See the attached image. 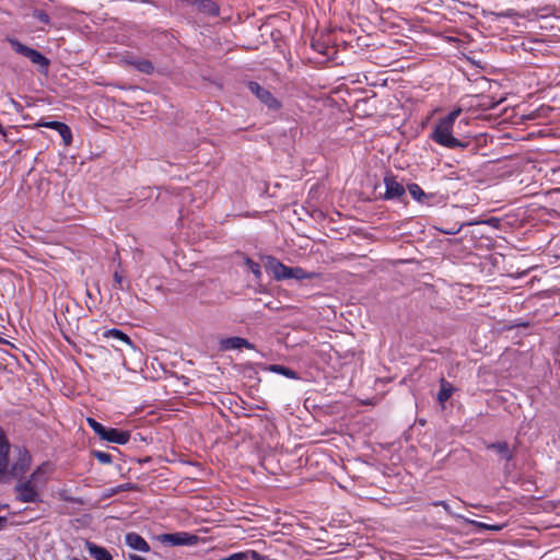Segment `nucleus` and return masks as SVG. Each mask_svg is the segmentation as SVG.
<instances>
[{
    "label": "nucleus",
    "mask_w": 560,
    "mask_h": 560,
    "mask_svg": "<svg viewBox=\"0 0 560 560\" xmlns=\"http://www.w3.org/2000/svg\"><path fill=\"white\" fill-rule=\"evenodd\" d=\"M55 470L50 462H44L27 477L16 478L15 499L22 503L42 502L40 490L46 486Z\"/></svg>",
    "instance_id": "f257e3e1"
},
{
    "label": "nucleus",
    "mask_w": 560,
    "mask_h": 560,
    "mask_svg": "<svg viewBox=\"0 0 560 560\" xmlns=\"http://www.w3.org/2000/svg\"><path fill=\"white\" fill-rule=\"evenodd\" d=\"M11 445L3 432L0 430V482L9 478H22L28 470L32 456L25 446L16 445L13 448L14 462L9 466Z\"/></svg>",
    "instance_id": "f03ea898"
},
{
    "label": "nucleus",
    "mask_w": 560,
    "mask_h": 560,
    "mask_svg": "<svg viewBox=\"0 0 560 560\" xmlns=\"http://www.w3.org/2000/svg\"><path fill=\"white\" fill-rule=\"evenodd\" d=\"M462 109L456 108L436 122L431 132V139L435 143L448 149L466 148L468 145L467 141L458 139L454 135V125Z\"/></svg>",
    "instance_id": "7ed1b4c3"
},
{
    "label": "nucleus",
    "mask_w": 560,
    "mask_h": 560,
    "mask_svg": "<svg viewBox=\"0 0 560 560\" xmlns=\"http://www.w3.org/2000/svg\"><path fill=\"white\" fill-rule=\"evenodd\" d=\"M8 42L16 54L24 56L33 65L37 66L39 72H48L50 60L47 57H45L40 51L22 44L16 38H8Z\"/></svg>",
    "instance_id": "20e7f679"
},
{
    "label": "nucleus",
    "mask_w": 560,
    "mask_h": 560,
    "mask_svg": "<svg viewBox=\"0 0 560 560\" xmlns=\"http://www.w3.org/2000/svg\"><path fill=\"white\" fill-rule=\"evenodd\" d=\"M158 540L168 546H192L198 542V537L186 532L161 534Z\"/></svg>",
    "instance_id": "39448f33"
},
{
    "label": "nucleus",
    "mask_w": 560,
    "mask_h": 560,
    "mask_svg": "<svg viewBox=\"0 0 560 560\" xmlns=\"http://www.w3.org/2000/svg\"><path fill=\"white\" fill-rule=\"evenodd\" d=\"M266 270L272 275L277 281L290 279V268L282 264L278 258L273 256L265 257Z\"/></svg>",
    "instance_id": "423d86ee"
},
{
    "label": "nucleus",
    "mask_w": 560,
    "mask_h": 560,
    "mask_svg": "<svg viewBox=\"0 0 560 560\" xmlns=\"http://www.w3.org/2000/svg\"><path fill=\"white\" fill-rule=\"evenodd\" d=\"M248 89L261 103H264L269 108L277 109L280 107V103L271 94V92L260 86L257 82H248Z\"/></svg>",
    "instance_id": "0eeeda50"
},
{
    "label": "nucleus",
    "mask_w": 560,
    "mask_h": 560,
    "mask_svg": "<svg viewBox=\"0 0 560 560\" xmlns=\"http://www.w3.org/2000/svg\"><path fill=\"white\" fill-rule=\"evenodd\" d=\"M385 192L383 199L385 200H401L405 197L406 189L394 176L384 177Z\"/></svg>",
    "instance_id": "6e6552de"
},
{
    "label": "nucleus",
    "mask_w": 560,
    "mask_h": 560,
    "mask_svg": "<svg viewBox=\"0 0 560 560\" xmlns=\"http://www.w3.org/2000/svg\"><path fill=\"white\" fill-rule=\"evenodd\" d=\"M38 127L49 128L51 130H56L60 137L62 138L65 145H70L72 143V131L68 125L60 121H47L45 119H40L37 122Z\"/></svg>",
    "instance_id": "1a4fd4ad"
},
{
    "label": "nucleus",
    "mask_w": 560,
    "mask_h": 560,
    "mask_svg": "<svg viewBox=\"0 0 560 560\" xmlns=\"http://www.w3.org/2000/svg\"><path fill=\"white\" fill-rule=\"evenodd\" d=\"M100 439L109 443L125 445L130 440V433L128 431L105 427Z\"/></svg>",
    "instance_id": "9d476101"
},
{
    "label": "nucleus",
    "mask_w": 560,
    "mask_h": 560,
    "mask_svg": "<svg viewBox=\"0 0 560 560\" xmlns=\"http://www.w3.org/2000/svg\"><path fill=\"white\" fill-rule=\"evenodd\" d=\"M220 347L224 351L229 350H235V349H254V345L250 343L247 339L242 337H229L225 339H222L220 341Z\"/></svg>",
    "instance_id": "9b49d317"
},
{
    "label": "nucleus",
    "mask_w": 560,
    "mask_h": 560,
    "mask_svg": "<svg viewBox=\"0 0 560 560\" xmlns=\"http://www.w3.org/2000/svg\"><path fill=\"white\" fill-rule=\"evenodd\" d=\"M125 542L127 546H129L131 549L139 550L142 552L150 551L149 544L137 533H128L125 536Z\"/></svg>",
    "instance_id": "f8f14e48"
},
{
    "label": "nucleus",
    "mask_w": 560,
    "mask_h": 560,
    "mask_svg": "<svg viewBox=\"0 0 560 560\" xmlns=\"http://www.w3.org/2000/svg\"><path fill=\"white\" fill-rule=\"evenodd\" d=\"M488 450L494 451L501 459L510 462L514 457V448H511L506 442H495L487 445Z\"/></svg>",
    "instance_id": "ddd939ff"
},
{
    "label": "nucleus",
    "mask_w": 560,
    "mask_h": 560,
    "mask_svg": "<svg viewBox=\"0 0 560 560\" xmlns=\"http://www.w3.org/2000/svg\"><path fill=\"white\" fill-rule=\"evenodd\" d=\"M410 196L420 203L430 205V200L434 197L432 194H425L423 189L416 183L407 186Z\"/></svg>",
    "instance_id": "4468645a"
},
{
    "label": "nucleus",
    "mask_w": 560,
    "mask_h": 560,
    "mask_svg": "<svg viewBox=\"0 0 560 560\" xmlns=\"http://www.w3.org/2000/svg\"><path fill=\"white\" fill-rule=\"evenodd\" d=\"M85 547L91 557H93L95 560H113L112 555L104 547L97 546L96 544L89 540L85 542Z\"/></svg>",
    "instance_id": "2eb2a0df"
},
{
    "label": "nucleus",
    "mask_w": 560,
    "mask_h": 560,
    "mask_svg": "<svg viewBox=\"0 0 560 560\" xmlns=\"http://www.w3.org/2000/svg\"><path fill=\"white\" fill-rule=\"evenodd\" d=\"M125 61L144 74H151L154 70L153 63L148 59L129 57Z\"/></svg>",
    "instance_id": "dca6fc26"
},
{
    "label": "nucleus",
    "mask_w": 560,
    "mask_h": 560,
    "mask_svg": "<svg viewBox=\"0 0 560 560\" xmlns=\"http://www.w3.org/2000/svg\"><path fill=\"white\" fill-rule=\"evenodd\" d=\"M454 392H455V387L450 382H447L444 377H442L440 381V390L438 393V401L443 405L451 398V396L453 395Z\"/></svg>",
    "instance_id": "f3484780"
},
{
    "label": "nucleus",
    "mask_w": 560,
    "mask_h": 560,
    "mask_svg": "<svg viewBox=\"0 0 560 560\" xmlns=\"http://www.w3.org/2000/svg\"><path fill=\"white\" fill-rule=\"evenodd\" d=\"M269 370L271 372L277 373V374L283 375V376H285L288 378H292V380H299L300 378L299 374L295 371H293V370H291V369H289V368H287L284 365L273 364V365L269 366Z\"/></svg>",
    "instance_id": "a211bd4d"
},
{
    "label": "nucleus",
    "mask_w": 560,
    "mask_h": 560,
    "mask_svg": "<svg viewBox=\"0 0 560 560\" xmlns=\"http://www.w3.org/2000/svg\"><path fill=\"white\" fill-rule=\"evenodd\" d=\"M314 277H315L314 272H308L301 267H291L290 268V279L305 280V279H313Z\"/></svg>",
    "instance_id": "6ab92c4d"
},
{
    "label": "nucleus",
    "mask_w": 560,
    "mask_h": 560,
    "mask_svg": "<svg viewBox=\"0 0 560 560\" xmlns=\"http://www.w3.org/2000/svg\"><path fill=\"white\" fill-rule=\"evenodd\" d=\"M104 336L107 337V338L117 339V340H119L121 342H125L128 346H132L131 339L125 332H122L119 329H116V328L109 329V330H107L104 334Z\"/></svg>",
    "instance_id": "aec40b11"
},
{
    "label": "nucleus",
    "mask_w": 560,
    "mask_h": 560,
    "mask_svg": "<svg viewBox=\"0 0 560 560\" xmlns=\"http://www.w3.org/2000/svg\"><path fill=\"white\" fill-rule=\"evenodd\" d=\"M199 9L210 15H217L219 13V7L212 0H201L199 2Z\"/></svg>",
    "instance_id": "412c9836"
},
{
    "label": "nucleus",
    "mask_w": 560,
    "mask_h": 560,
    "mask_svg": "<svg viewBox=\"0 0 560 560\" xmlns=\"http://www.w3.org/2000/svg\"><path fill=\"white\" fill-rule=\"evenodd\" d=\"M245 265L246 267L252 271V273L255 276L256 279H260L261 278V268H260V265L256 261H254L253 259L250 258H246L245 259Z\"/></svg>",
    "instance_id": "4be33fe9"
},
{
    "label": "nucleus",
    "mask_w": 560,
    "mask_h": 560,
    "mask_svg": "<svg viewBox=\"0 0 560 560\" xmlns=\"http://www.w3.org/2000/svg\"><path fill=\"white\" fill-rule=\"evenodd\" d=\"M92 455L104 465H108L113 462V456L109 453L103 451H93Z\"/></svg>",
    "instance_id": "5701e85b"
},
{
    "label": "nucleus",
    "mask_w": 560,
    "mask_h": 560,
    "mask_svg": "<svg viewBox=\"0 0 560 560\" xmlns=\"http://www.w3.org/2000/svg\"><path fill=\"white\" fill-rule=\"evenodd\" d=\"M86 422H88L89 427L93 430V432L98 438H101L105 427L102 423L97 422L94 418H91V417L86 418Z\"/></svg>",
    "instance_id": "b1692460"
},
{
    "label": "nucleus",
    "mask_w": 560,
    "mask_h": 560,
    "mask_svg": "<svg viewBox=\"0 0 560 560\" xmlns=\"http://www.w3.org/2000/svg\"><path fill=\"white\" fill-rule=\"evenodd\" d=\"M558 14H560V7L559 8L547 7V8L538 9V16H540V18H547V16H551V15L556 16Z\"/></svg>",
    "instance_id": "393cba45"
},
{
    "label": "nucleus",
    "mask_w": 560,
    "mask_h": 560,
    "mask_svg": "<svg viewBox=\"0 0 560 560\" xmlns=\"http://www.w3.org/2000/svg\"><path fill=\"white\" fill-rule=\"evenodd\" d=\"M33 18L36 19L37 21H39L40 23H44V24H49L50 23L49 15L45 11H43V10H35L33 12Z\"/></svg>",
    "instance_id": "a878e982"
},
{
    "label": "nucleus",
    "mask_w": 560,
    "mask_h": 560,
    "mask_svg": "<svg viewBox=\"0 0 560 560\" xmlns=\"http://www.w3.org/2000/svg\"><path fill=\"white\" fill-rule=\"evenodd\" d=\"M122 276L118 271H116L114 273V282L115 284H117L118 289H122Z\"/></svg>",
    "instance_id": "bb28decb"
},
{
    "label": "nucleus",
    "mask_w": 560,
    "mask_h": 560,
    "mask_svg": "<svg viewBox=\"0 0 560 560\" xmlns=\"http://www.w3.org/2000/svg\"><path fill=\"white\" fill-rule=\"evenodd\" d=\"M252 560H275V559H270L269 557L260 555L256 550H253Z\"/></svg>",
    "instance_id": "cd10ccee"
},
{
    "label": "nucleus",
    "mask_w": 560,
    "mask_h": 560,
    "mask_svg": "<svg viewBox=\"0 0 560 560\" xmlns=\"http://www.w3.org/2000/svg\"><path fill=\"white\" fill-rule=\"evenodd\" d=\"M481 527L483 528H487V529H490V530H495V532H499L503 528L502 525H487V524H480Z\"/></svg>",
    "instance_id": "c85d7f7f"
},
{
    "label": "nucleus",
    "mask_w": 560,
    "mask_h": 560,
    "mask_svg": "<svg viewBox=\"0 0 560 560\" xmlns=\"http://www.w3.org/2000/svg\"><path fill=\"white\" fill-rule=\"evenodd\" d=\"M433 505L444 508L447 512L450 511V506L445 501H436Z\"/></svg>",
    "instance_id": "c756f323"
},
{
    "label": "nucleus",
    "mask_w": 560,
    "mask_h": 560,
    "mask_svg": "<svg viewBox=\"0 0 560 560\" xmlns=\"http://www.w3.org/2000/svg\"><path fill=\"white\" fill-rule=\"evenodd\" d=\"M8 523V518L5 516H0V530L5 527Z\"/></svg>",
    "instance_id": "7c9ffc66"
},
{
    "label": "nucleus",
    "mask_w": 560,
    "mask_h": 560,
    "mask_svg": "<svg viewBox=\"0 0 560 560\" xmlns=\"http://www.w3.org/2000/svg\"><path fill=\"white\" fill-rule=\"evenodd\" d=\"M10 102L14 106V108H16L18 110H20L22 108L21 104L18 103L16 101H14L13 98H11Z\"/></svg>",
    "instance_id": "2f4dec72"
},
{
    "label": "nucleus",
    "mask_w": 560,
    "mask_h": 560,
    "mask_svg": "<svg viewBox=\"0 0 560 560\" xmlns=\"http://www.w3.org/2000/svg\"><path fill=\"white\" fill-rule=\"evenodd\" d=\"M129 559L130 560H145L144 558H142V557L138 556V555H130Z\"/></svg>",
    "instance_id": "473e14b6"
},
{
    "label": "nucleus",
    "mask_w": 560,
    "mask_h": 560,
    "mask_svg": "<svg viewBox=\"0 0 560 560\" xmlns=\"http://www.w3.org/2000/svg\"><path fill=\"white\" fill-rule=\"evenodd\" d=\"M0 132H1V133H3V132H4V131H3V127H2V125H1V124H0Z\"/></svg>",
    "instance_id": "72a5a7b5"
},
{
    "label": "nucleus",
    "mask_w": 560,
    "mask_h": 560,
    "mask_svg": "<svg viewBox=\"0 0 560 560\" xmlns=\"http://www.w3.org/2000/svg\"><path fill=\"white\" fill-rule=\"evenodd\" d=\"M2 341V339L0 338V342Z\"/></svg>",
    "instance_id": "f704fd0d"
}]
</instances>
